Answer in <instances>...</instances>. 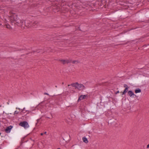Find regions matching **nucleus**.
I'll return each instance as SVG.
<instances>
[{"mask_svg": "<svg viewBox=\"0 0 149 149\" xmlns=\"http://www.w3.org/2000/svg\"><path fill=\"white\" fill-rule=\"evenodd\" d=\"M9 13L8 18L7 19L4 18L6 21H10L11 23H14L18 26L23 25V21L19 19L16 14L13 13V11H10Z\"/></svg>", "mask_w": 149, "mask_h": 149, "instance_id": "f257e3e1", "label": "nucleus"}, {"mask_svg": "<svg viewBox=\"0 0 149 149\" xmlns=\"http://www.w3.org/2000/svg\"><path fill=\"white\" fill-rule=\"evenodd\" d=\"M72 86L73 87H74L76 89H77L79 90H81L84 89L85 88V86L81 84H79L77 83L72 84L71 85H68V86Z\"/></svg>", "mask_w": 149, "mask_h": 149, "instance_id": "f03ea898", "label": "nucleus"}, {"mask_svg": "<svg viewBox=\"0 0 149 149\" xmlns=\"http://www.w3.org/2000/svg\"><path fill=\"white\" fill-rule=\"evenodd\" d=\"M59 61H61L63 64H65V63H69L72 62L74 64H77L79 63V62L78 61H72L70 59L69 60H63V59H60Z\"/></svg>", "mask_w": 149, "mask_h": 149, "instance_id": "7ed1b4c3", "label": "nucleus"}, {"mask_svg": "<svg viewBox=\"0 0 149 149\" xmlns=\"http://www.w3.org/2000/svg\"><path fill=\"white\" fill-rule=\"evenodd\" d=\"M19 125L22 127H23L24 128H27L29 127V125L26 121H23L20 123H19Z\"/></svg>", "mask_w": 149, "mask_h": 149, "instance_id": "20e7f679", "label": "nucleus"}, {"mask_svg": "<svg viewBox=\"0 0 149 149\" xmlns=\"http://www.w3.org/2000/svg\"><path fill=\"white\" fill-rule=\"evenodd\" d=\"M128 93L130 96L131 97L135 98L136 97V95L134 94V93L132 91H129Z\"/></svg>", "mask_w": 149, "mask_h": 149, "instance_id": "39448f33", "label": "nucleus"}, {"mask_svg": "<svg viewBox=\"0 0 149 149\" xmlns=\"http://www.w3.org/2000/svg\"><path fill=\"white\" fill-rule=\"evenodd\" d=\"M87 96L86 95H81L78 98V101H79L80 100H83V99H84L86 98V97Z\"/></svg>", "mask_w": 149, "mask_h": 149, "instance_id": "423d86ee", "label": "nucleus"}, {"mask_svg": "<svg viewBox=\"0 0 149 149\" xmlns=\"http://www.w3.org/2000/svg\"><path fill=\"white\" fill-rule=\"evenodd\" d=\"M12 128V126H9L6 128L5 129V131L7 133H9L11 129Z\"/></svg>", "mask_w": 149, "mask_h": 149, "instance_id": "0eeeda50", "label": "nucleus"}, {"mask_svg": "<svg viewBox=\"0 0 149 149\" xmlns=\"http://www.w3.org/2000/svg\"><path fill=\"white\" fill-rule=\"evenodd\" d=\"M16 109H18V110H19V111H17V110H16L15 111L14 113V115L15 116H16L17 114H18L19 113V112L20 110H21V109L20 108H18L17 107H16Z\"/></svg>", "mask_w": 149, "mask_h": 149, "instance_id": "6e6552de", "label": "nucleus"}, {"mask_svg": "<svg viewBox=\"0 0 149 149\" xmlns=\"http://www.w3.org/2000/svg\"><path fill=\"white\" fill-rule=\"evenodd\" d=\"M25 24L26 26H29V24H31V22H29L28 21H26L25 22Z\"/></svg>", "mask_w": 149, "mask_h": 149, "instance_id": "1a4fd4ad", "label": "nucleus"}, {"mask_svg": "<svg viewBox=\"0 0 149 149\" xmlns=\"http://www.w3.org/2000/svg\"><path fill=\"white\" fill-rule=\"evenodd\" d=\"M82 140L85 143H87L88 142L87 139L85 137H83Z\"/></svg>", "mask_w": 149, "mask_h": 149, "instance_id": "9d476101", "label": "nucleus"}, {"mask_svg": "<svg viewBox=\"0 0 149 149\" xmlns=\"http://www.w3.org/2000/svg\"><path fill=\"white\" fill-rule=\"evenodd\" d=\"M135 91L136 93H140L141 92V90L139 89H137L135 90Z\"/></svg>", "mask_w": 149, "mask_h": 149, "instance_id": "9b49d317", "label": "nucleus"}, {"mask_svg": "<svg viewBox=\"0 0 149 149\" xmlns=\"http://www.w3.org/2000/svg\"><path fill=\"white\" fill-rule=\"evenodd\" d=\"M128 88H125L124 91L123 92L122 95H124L128 91Z\"/></svg>", "mask_w": 149, "mask_h": 149, "instance_id": "f8f14e48", "label": "nucleus"}, {"mask_svg": "<svg viewBox=\"0 0 149 149\" xmlns=\"http://www.w3.org/2000/svg\"><path fill=\"white\" fill-rule=\"evenodd\" d=\"M6 27L7 28L9 29H11V27L9 25L7 24H6Z\"/></svg>", "mask_w": 149, "mask_h": 149, "instance_id": "ddd939ff", "label": "nucleus"}, {"mask_svg": "<svg viewBox=\"0 0 149 149\" xmlns=\"http://www.w3.org/2000/svg\"><path fill=\"white\" fill-rule=\"evenodd\" d=\"M124 87L125 88H126H126H129L128 86L126 84H124Z\"/></svg>", "mask_w": 149, "mask_h": 149, "instance_id": "4468645a", "label": "nucleus"}, {"mask_svg": "<svg viewBox=\"0 0 149 149\" xmlns=\"http://www.w3.org/2000/svg\"><path fill=\"white\" fill-rule=\"evenodd\" d=\"M25 109V108H24L23 109H21L22 111H23Z\"/></svg>", "mask_w": 149, "mask_h": 149, "instance_id": "2eb2a0df", "label": "nucleus"}, {"mask_svg": "<svg viewBox=\"0 0 149 149\" xmlns=\"http://www.w3.org/2000/svg\"><path fill=\"white\" fill-rule=\"evenodd\" d=\"M149 148V144H148L147 146V148Z\"/></svg>", "mask_w": 149, "mask_h": 149, "instance_id": "dca6fc26", "label": "nucleus"}, {"mask_svg": "<svg viewBox=\"0 0 149 149\" xmlns=\"http://www.w3.org/2000/svg\"><path fill=\"white\" fill-rule=\"evenodd\" d=\"M44 94L45 95H49L47 93H44Z\"/></svg>", "mask_w": 149, "mask_h": 149, "instance_id": "f3484780", "label": "nucleus"}, {"mask_svg": "<svg viewBox=\"0 0 149 149\" xmlns=\"http://www.w3.org/2000/svg\"><path fill=\"white\" fill-rule=\"evenodd\" d=\"M47 134V132H45L44 133V134Z\"/></svg>", "mask_w": 149, "mask_h": 149, "instance_id": "a211bd4d", "label": "nucleus"}, {"mask_svg": "<svg viewBox=\"0 0 149 149\" xmlns=\"http://www.w3.org/2000/svg\"><path fill=\"white\" fill-rule=\"evenodd\" d=\"M44 134V133H41L40 134V135L42 136Z\"/></svg>", "mask_w": 149, "mask_h": 149, "instance_id": "6ab92c4d", "label": "nucleus"}]
</instances>
